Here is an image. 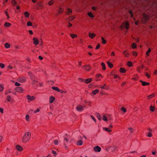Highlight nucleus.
Instances as JSON below:
<instances>
[{"instance_id":"1","label":"nucleus","mask_w":157,"mask_h":157,"mask_svg":"<svg viewBox=\"0 0 157 157\" xmlns=\"http://www.w3.org/2000/svg\"><path fill=\"white\" fill-rule=\"evenodd\" d=\"M31 137V133L29 132H26L22 137V142L24 143H26L29 142L30 140Z\"/></svg>"},{"instance_id":"2","label":"nucleus","mask_w":157,"mask_h":157,"mask_svg":"<svg viewBox=\"0 0 157 157\" xmlns=\"http://www.w3.org/2000/svg\"><path fill=\"white\" fill-rule=\"evenodd\" d=\"M143 17L141 21L143 23H145L149 19V16L144 13L143 14Z\"/></svg>"},{"instance_id":"3","label":"nucleus","mask_w":157,"mask_h":157,"mask_svg":"<svg viewBox=\"0 0 157 157\" xmlns=\"http://www.w3.org/2000/svg\"><path fill=\"white\" fill-rule=\"evenodd\" d=\"M120 27L122 29L125 28L127 29H128L129 28L128 22V21H126L125 22L123 23Z\"/></svg>"},{"instance_id":"4","label":"nucleus","mask_w":157,"mask_h":157,"mask_svg":"<svg viewBox=\"0 0 157 157\" xmlns=\"http://www.w3.org/2000/svg\"><path fill=\"white\" fill-rule=\"evenodd\" d=\"M85 106H82L81 105H77L76 107V110L79 112H82L85 107Z\"/></svg>"},{"instance_id":"5","label":"nucleus","mask_w":157,"mask_h":157,"mask_svg":"<svg viewBox=\"0 0 157 157\" xmlns=\"http://www.w3.org/2000/svg\"><path fill=\"white\" fill-rule=\"evenodd\" d=\"M103 76L101 74H97L95 76V80L96 81H100Z\"/></svg>"},{"instance_id":"6","label":"nucleus","mask_w":157,"mask_h":157,"mask_svg":"<svg viewBox=\"0 0 157 157\" xmlns=\"http://www.w3.org/2000/svg\"><path fill=\"white\" fill-rule=\"evenodd\" d=\"M36 6L37 8L38 9H43L44 6L43 5L42 2H38L37 3Z\"/></svg>"},{"instance_id":"7","label":"nucleus","mask_w":157,"mask_h":157,"mask_svg":"<svg viewBox=\"0 0 157 157\" xmlns=\"http://www.w3.org/2000/svg\"><path fill=\"white\" fill-rule=\"evenodd\" d=\"M144 68V66L143 65L141 66H138L137 67L136 71L140 73H141L143 71Z\"/></svg>"},{"instance_id":"8","label":"nucleus","mask_w":157,"mask_h":157,"mask_svg":"<svg viewBox=\"0 0 157 157\" xmlns=\"http://www.w3.org/2000/svg\"><path fill=\"white\" fill-rule=\"evenodd\" d=\"M17 80L21 82H24L26 81V78L24 77H21L18 78Z\"/></svg>"},{"instance_id":"9","label":"nucleus","mask_w":157,"mask_h":157,"mask_svg":"<svg viewBox=\"0 0 157 157\" xmlns=\"http://www.w3.org/2000/svg\"><path fill=\"white\" fill-rule=\"evenodd\" d=\"M15 90L17 92L22 93L24 92V90L23 88L21 87H17L15 89Z\"/></svg>"},{"instance_id":"10","label":"nucleus","mask_w":157,"mask_h":157,"mask_svg":"<svg viewBox=\"0 0 157 157\" xmlns=\"http://www.w3.org/2000/svg\"><path fill=\"white\" fill-rule=\"evenodd\" d=\"M64 9L63 8L59 7V9L58 10V12L57 13V15H59L60 14H62L63 12Z\"/></svg>"},{"instance_id":"11","label":"nucleus","mask_w":157,"mask_h":157,"mask_svg":"<svg viewBox=\"0 0 157 157\" xmlns=\"http://www.w3.org/2000/svg\"><path fill=\"white\" fill-rule=\"evenodd\" d=\"M82 68L86 71H89L91 69L90 67L87 65L83 66L82 67Z\"/></svg>"},{"instance_id":"12","label":"nucleus","mask_w":157,"mask_h":157,"mask_svg":"<svg viewBox=\"0 0 157 157\" xmlns=\"http://www.w3.org/2000/svg\"><path fill=\"white\" fill-rule=\"evenodd\" d=\"M26 98L28 100H29L30 101L34 100L36 99V98L35 96H30L29 95H27V96Z\"/></svg>"},{"instance_id":"13","label":"nucleus","mask_w":157,"mask_h":157,"mask_svg":"<svg viewBox=\"0 0 157 157\" xmlns=\"http://www.w3.org/2000/svg\"><path fill=\"white\" fill-rule=\"evenodd\" d=\"M16 149L19 151H23V149L21 146L17 145L16 146Z\"/></svg>"},{"instance_id":"14","label":"nucleus","mask_w":157,"mask_h":157,"mask_svg":"<svg viewBox=\"0 0 157 157\" xmlns=\"http://www.w3.org/2000/svg\"><path fill=\"white\" fill-rule=\"evenodd\" d=\"M156 95V94L155 93H154L150 95H148L147 96V98L148 99H151Z\"/></svg>"},{"instance_id":"15","label":"nucleus","mask_w":157,"mask_h":157,"mask_svg":"<svg viewBox=\"0 0 157 157\" xmlns=\"http://www.w3.org/2000/svg\"><path fill=\"white\" fill-rule=\"evenodd\" d=\"M94 150L96 152H100L101 150V147L98 146L95 147L94 148Z\"/></svg>"},{"instance_id":"16","label":"nucleus","mask_w":157,"mask_h":157,"mask_svg":"<svg viewBox=\"0 0 157 157\" xmlns=\"http://www.w3.org/2000/svg\"><path fill=\"white\" fill-rule=\"evenodd\" d=\"M123 54L126 57H129L130 56V54L127 51L125 50L123 52Z\"/></svg>"},{"instance_id":"17","label":"nucleus","mask_w":157,"mask_h":157,"mask_svg":"<svg viewBox=\"0 0 157 157\" xmlns=\"http://www.w3.org/2000/svg\"><path fill=\"white\" fill-rule=\"evenodd\" d=\"M140 82L141 83L142 85L143 86H148L150 85V83L148 82L143 81L142 80H140Z\"/></svg>"},{"instance_id":"18","label":"nucleus","mask_w":157,"mask_h":157,"mask_svg":"<svg viewBox=\"0 0 157 157\" xmlns=\"http://www.w3.org/2000/svg\"><path fill=\"white\" fill-rule=\"evenodd\" d=\"M68 141V140L67 138H65L64 139V145L65 148H67V144Z\"/></svg>"},{"instance_id":"19","label":"nucleus","mask_w":157,"mask_h":157,"mask_svg":"<svg viewBox=\"0 0 157 157\" xmlns=\"http://www.w3.org/2000/svg\"><path fill=\"white\" fill-rule=\"evenodd\" d=\"M55 100V98L54 97L52 96H51L49 98V103H52L53 102V101Z\"/></svg>"},{"instance_id":"20","label":"nucleus","mask_w":157,"mask_h":157,"mask_svg":"<svg viewBox=\"0 0 157 157\" xmlns=\"http://www.w3.org/2000/svg\"><path fill=\"white\" fill-rule=\"evenodd\" d=\"M92 80V79L91 78H89L85 79V82L86 83L88 84L90 83Z\"/></svg>"},{"instance_id":"21","label":"nucleus","mask_w":157,"mask_h":157,"mask_svg":"<svg viewBox=\"0 0 157 157\" xmlns=\"http://www.w3.org/2000/svg\"><path fill=\"white\" fill-rule=\"evenodd\" d=\"M11 3L13 6H16L17 4V2L15 0H12Z\"/></svg>"},{"instance_id":"22","label":"nucleus","mask_w":157,"mask_h":157,"mask_svg":"<svg viewBox=\"0 0 157 157\" xmlns=\"http://www.w3.org/2000/svg\"><path fill=\"white\" fill-rule=\"evenodd\" d=\"M33 40L34 44H35L36 45L38 44V43H39V41L37 38H33Z\"/></svg>"},{"instance_id":"23","label":"nucleus","mask_w":157,"mask_h":157,"mask_svg":"<svg viewBox=\"0 0 157 157\" xmlns=\"http://www.w3.org/2000/svg\"><path fill=\"white\" fill-rule=\"evenodd\" d=\"M89 36L90 38L93 39L95 36L96 34L94 33H89Z\"/></svg>"},{"instance_id":"24","label":"nucleus","mask_w":157,"mask_h":157,"mask_svg":"<svg viewBox=\"0 0 157 157\" xmlns=\"http://www.w3.org/2000/svg\"><path fill=\"white\" fill-rule=\"evenodd\" d=\"M119 71L123 73H125L126 72V69L123 67H121Z\"/></svg>"},{"instance_id":"25","label":"nucleus","mask_w":157,"mask_h":157,"mask_svg":"<svg viewBox=\"0 0 157 157\" xmlns=\"http://www.w3.org/2000/svg\"><path fill=\"white\" fill-rule=\"evenodd\" d=\"M23 14L26 17H28L29 16V13L27 11L24 12Z\"/></svg>"},{"instance_id":"26","label":"nucleus","mask_w":157,"mask_h":157,"mask_svg":"<svg viewBox=\"0 0 157 157\" xmlns=\"http://www.w3.org/2000/svg\"><path fill=\"white\" fill-rule=\"evenodd\" d=\"M99 92V90H98L96 89L95 90H94L92 91V94L94 95H96L97 93H98Z\"/></svg>"},{"instance_id":"27","label":"nucleus","mask_w":157,"mask_h":157,"mask_svg":"<svg viewBox=\"0 0 157 157\" xmlns=\"http://www.w3.org/2000/svg\"><path fill=\"white\" fill-rule=\"evenodd\" d=\"M101 65L102 66V70H105L106 67H105V63H104L102 62V63H101Z\"/></svg>"},{"instance_id":"28","label":"nucleus","mask_w":157,"mask_h":157,"mask_svg":"<svg viewBox=\"0 0 157 157\" xmlns=\"http://www.w3.org/2000/svg\"><path fill=\"white\" fill-rule=\"evenodd\" d=\"M52 88L53 90H56L58 92H60V90L59 89V88L57 87L53 86L52 87Z\"/></svg>"},{"instance_id":"29","label":"nucleus","mask_w":157,"mask_h":157,"mask_svg":"<svg viewBox=\"0 0 157 157\" xmlns=\"http://www.w3.org/2000/svg\"><path fill=\"white\" fill-rule=\"evenodd\" d=\"M75 17L74 16H72L69 17L68 18V20L69 21H71L75 19Z\"/></svg>"},{"instance_id":"30","label":"nucleus","mask_w":157,"mask_h":157,"mask_svg":"<svg viewBox=\"0 0 157 157\" xmlns=\"http://www.w3.org/2000/svg\"><path fill=\"white\" fill-rule=\"evenodd\" d=\"M70 36L73 39H74L75 37L76 38L77 37V35L75 34H70Z\"/></svg>"},{"instance_id":"31","label":"nucleus","mask_w":157,"mask_h":157,"mask_svg":"<svg viewBox=\"0 0 157 157\" xmlns=\"http://www.w3.org/2000/svg\"><path fill=\"white\" fill-rule=\"evenodd\" d=\"M107 64L108 66L110 68H113V64L111 62H107Z\"/></svg>"},{"instance_id":"32","label":"nucleus","mask_w":157,"mask_h":157,"mask_svg":"<svg viewBox=\"0 0 157 157\" xmlns=\"http://www.w3.org/2000/svg\"><path fill=\"white\" fill-rule=\"evenodd\" d=\"M103 129L105 131H107L108 132H111L112 131L111 129H109V128H103Z\"/></svg>"},{"instance_id":"33","label":"nucleus","mask_w":157,"mask_h":157,"mask_svg":"<svg viewBox=\"0 0 157 157\" xmlns=\"http://www.w3.org/2000/svg\"><path fill=\"white\" fill-rule=\"evenodd\" d=\"M83 142L81 140L78 141L77 143V144L78 145H81L82 144Z\"/></svg>"},{"instance_id":"34","label":"nucleus","mask_w":157,"mask_h":157,"mask_svg":"<svg viewBox=\"0 0 157 157\" xmlns=\"http://www.w3.org/2000/svg\"><path fill=\"white\" fill-rule=\"evenodd\" d=\"M32 75H33L32 74ZM30 76L31 77V79L33 80V83H36L37 82V81L36 80L34 79V77L33 76H31L30 75Z\"/></svg>"},{"instance_id":"35","label":"nucleus","mask_w":157,"mask_h":157,"mask_svg":"<svg viewBox=\"0 0 157 157\" xmlns=\"http://www.w3.org/2000/svg\"><path fill=\"white\" fill-rule=\"evenodd\" d=\"M97 118L98 119L99 121L101 120V115L100 114H99V113H98L97 114Z\"/></svg>"},{"instance_id":"36","label":"nucleus","mask_w":157,"mask_h":157,"mask_svg":"<svg viewBox=\"0 0 157 157\" xmlns=\"http://www.w3.org/2000/svg\"><path fill=\"white\" fill-rule=\"evenodd\" d=\"M151 52V49L150 48H148V50L146 52V55L147 56H149V53Z\"/></svg>"},{"instance_id":"37","label":"nucleus","mask_w":157,"mask_h":157,"mask_svg":"<svg viewBox=\"0 0 157 157\" xmlns=\"http://www.w3.org/2000/svg\"><path fill=\"white\" fill-rule=\"evenodd\" d=\"M102 119L105 121H107V117L104 115L103 116Z\"/></svg>"},{"instance_id":"38","label":"nucleus","mask_w":157,"mask_h":157,"mask_svg":"<svg viewBox=\"0 0 157 157\" xmlns=\"http://www.w3.org/2000/svg\"><path fill=\"white\" fill-rule=\"evenodd\" d=\"M150 109L152 112H154L155 109V107L154 106H150Z\"/></svg>"},{"instance_id":"39","label":"nucleus","mask_w":157,"mask_h":157,"mask_svg":"<svg viewBox=\"0 0 157 157\" xmlns=\"http://www.w3.org/2000/svg\"><path fill=\"white\" fill-rule=\"evenodd\" d=\"M131 79L135 81H137L138 79V77L137 75H136L135 77L132 78Z\"/></svg>"},{"instance_id":"40","label":"nucleus","mask_w":157,"mask_h":157,"mask_svg":"<svg viewBox=\"0 0 157 157\" xmlns=\"http://www.w3.org/2000/svg\"><path fill=\"white\" fill-rule=\"evenodd\" d=\"M5 46L6 48H10V45L8 43H6L5 44Z\"/></svg>"},{"instance_id":"41","label":"nucleus","mask_w":157,"mask_h":157,"mask_svg":"<svg viewBox=\"0 0 157 157\" xmlns=\"http://www.w3.org/2000/svg\"><path fill=\"white\" fill-rule=\"evenodd\" d=\"M101 39L102 40V43L103 44H105L106 43V41L103 37H101Z\"/></svg>"},{"instance_id":"42","label":"nucleus","mask_w":157,"mask_h":157,"mask_svg":"<svg viewBox=\"0 0 157 157\" xmlns=\"http://www.w3.org/2000/svg\"><path fill=\"white\" fill-rule=\"evenodd\" d=\"M27 25L28 26H31L32 25V23L31 21H28L27 23Z\"/></svg>"},{"instance_id":"43","label":"nucleus","mask_w":157,"mask_h":157,"mask_svg":"<svg viewBox=\"0 0 157 157\" xmlns=\"http://www.w3.org/2000/svg\"><path fill=\"white\" fill-rule=\"evenodd\" d=\"M136 47V44L135 43H133L132 44V48H135Z\"/></svg>"},{"instance_id":"44","label":"nucleus","mask_w":157,"mask_h":157,"mask_svg":"<svg viewBox=\"0 0 157 157\" xmlns=\"http://www.w3.org/2000/svg\"><path fill=\"white\" fill-rule=\"evenodd\" d=\"M4 26L7 27L10 26V23L7 22H6L4 24Z\"/></svg>"},{"instance_id":"45","label":"nucleus","mask_w":157,"mask_h":157,"mask_svg":"<svg viewBox=\"0 0 157 157\" xmlns=\"http://www.w3.org/2000/svg\"><path fill=\"white\" fill-rule=\"evenodd\" d=\"M127 65L129 67H131L132 65V63L130 61H128L127 63Z\"/></svg>"},{"instance_id":"46","label":"nucleus","mask_w":157,"mask_h":157,"mask_svg":"<svg viewBox=\"0 0 157 157\" xmlns=\"http://www.w3.org/2000/svg\"><path fill=\"white\" fill-rule=\"evenodd\" d=\"M78 80L81 82H85V79L82 78H78Z\"/></svg>"},{"instance_id":"47","label":"nucleus","mask_w":157,"mask_h":157,"mask_svg":"<svg viewBox=\"0 0 157 157\" xmlns=\"http://www.w3.org/2000/svg\"><path fill=\"white\" fill-rule=\"evenodd\" d=\"M25 119L27 121H29V115H26L25 117Z\"/></svg>"},{"instance_id":"48","label":"nucleus","mask_w":157,"mask_h":157,"mask_svg":"<svg viewBox=\"0 0 157 157\" xmlns=\"http://www.w3.org/2000/svg\"><path fill=\"white\" fill-rule=\"evenodd\" d=\"M88 15L90 17H94L93 14L90 12H89L88 13Z\"/></svg>"},{"instance_id":"49","label":"nucleus","mask_w":157,"mask_h":157,"mask_svg":"<svg viewBox=\"0 0 157 157\" xmlns=\"http://www.w3.org/2000/svg\"><path fill=\"white\" fill-rule=\"evenodd\" d=\"M147 136L148 137H151L152 136V134L151 132H148L147 133Z\"/></svg>"},{"instance_id":"50","label":"nucleus","mask_w":157,"mask_h":157,"mask_svg":"<svg viewBox=\"0 0 157 157\" xmlns=\"http://www.w3.org/2000/svg\"><path fill=\"white\" fill-rule=\"evenodd\" d=\"M145 75L148 78H150L151 77L150 75L147 72L145 73Z\"/></svg>"},{"instance_id":"51","label":"nucleus","mask_w":157,"mask_h":157,"mask_svg":"<svg viewBox=\"0 0 157 157\" xmlns=\"http://www.w3.org/2000/svg\"><path fill=\"white\" fill-rule=\"evenodd\" d=\"M4 13H5V14L7 16L8 19H9V14L8 13L7 11L6 10L5 11H4Z\"/></svg>"},{"instance_id":"52","label":"nucleus","mask_w":157,"mask_h":157,"mask_svg":"<svg viewBox=\"0 0 157 157\" xmlns=\"http://www.w3.org/2000/svg\"><path fill=\"white\" fill-rule=\"evenodd\" d=\"M59 143V141L57 140H55L54 141V144L56 145H57Z\"/></svg>"},{"instance_id":"53","label":"nucleus","mask_w":157,"mask_h":157,"mask_svg":"<svg viewBox=\"0 0 157 157\" xmlns=\"http://www.w3.org/2000/svg\"><path fill=\"white\" fill-rule=\"evenodd\" d=\"M121 109L122 111H123L124 113H126V109L124 107H122L121 108Z\"/></svg>"},{"instance_id":"54","label":"nucleus","mask_w":157,"mask_h":157,"mask_svg":"<svg viewBox=\"0 0 157 157\" xmlns=\"http://www.w3.org/2000/svg\"><path fill=\"white\" fill-rule=\"evenodd\" d=\"M54 3V1L53 0L50 1L48 2V4L49 5L51 6Z\"/></svg>"},{"instance_id":"55","label":"nucleus","mask_w":157,"mask_h":157,"mask_svg":"<svg viewBox=\"0 0 157 157\" xmlns=\"http://www.w3.org/2000/svg\"><path fill=\"white\" fill-rule=\"evenodd\" d=\"M4 89L3 87L0 85V92L2 91Z\"/></svg>"},{"instance_id":"56","label":"nucleus","mask_w":157,"mask_h":157,"mask_svg":"<svg viewBox=\"0 0 157 157\" xmlns=\"http://www.w3.org/2000/svg\"><path fill=\"white\" fill-rule=\"evenodd\" d=\"M100 47V45L99 44H98L96 47L95 49H99Z\"/></svg>"},{"instance_id":"57","label":"nucleus","mask_w":157,"mask_h":157,"mask_svg":"<svg viewBox=\"0 0 157 157\" xmlns=\"http://www.w3.org/2000/svg\"><path fill=\"white\" fill-rule=\"evenodd\" d=\"M0 67L2 68H3L4 67L5 65L3 63H0Z\"/></svg>"},{"instance_id":"58","label":"nucleus","mask_w":157,"mask_h":157,"mask_svg":"<svg viewBox=\"0 0 157 157\" xmlns=\"http://www.w3.org/2000/svg\"><path fill=\"white\" fill-rule=\"evenodd\" d=\"M72 11V10L71 9H68L67 10V13H71Z\"/></svg>"},{"instance_id":"59","label":"nucleus","mask_w":157,"mask_h":157,"mask_svg":"<svg viewBox=\"0 0 157 157\" xmlns=\"http://www.w3.org/2000/svg\"><path fill=\"white\" fill-rule=\"evenodd\" d=\"M107 116H108V117H107V118H108V119L109 120H111L112 119V117L111 116L109 115H108Z\"/></svg>"},{"instance_id":"60","label":"nucleus","mask_w":157,"mask_h":157,"mask_svg":"<svg viewBox=\"0 0 157 157\" xmlns=\"http://www.w3.org/2000/svg\"><path fill=\"white\" fill-rule=\"evenodd\" d=\"M40 111V109H37L36 110L34 111V113H37L39 112Z\"/></svg>"},{"instance_id":"61","label":"nucleus","mask_w":157,"mask_h":157,"mask_svg":"<svg viewBox=\"0 0 157 157\" xmlns=\"http://www.w3.org/2000/svg\"><path fill=\"white\" fill-rule=\"evenodd\" d=\"M20 84L18 82H16L15 83V85L16 86H19L20 85Z\"/></svg>"},{"instance_id":"62","label":"nucleus","mask_w":157,"mask_h":157,"mask_svg":"<svg viewBox=\"0 0 157 157\" xmlns=\"http://www.w3.org/2000/svg\"><path fill=\"white\" fill-rule=\"evenodd\" d=\"M91 117L92 119L96 122V120L94 117L92 115L91 116Z\"/></svg>"},{"instance_id":"63","label":"nucleus","mask_w":157,"mask_h":157,"mask_svg":"<svg viewBox=\"0 0 157 157\" xmlns=\"http://www.w3.org/2000/svg\"><path fill=\"white\" fill-rule=\"evenodd\" d=\"M111 56H115V52H112L111 53Z\"/></svg>"},{"instance_id":"64","label":"nucleus","mask_w":157,"mask_h":157,"mask_svg":"<svg viewBox=\"0 0 157 157\" xmlns=\"http://www.w3.org/2000/svg\"><path fill=\"white\" fill-rule=\"evenodd\" d=\"M132 54L133 56H137V53L135 52H132Z\"/></svg>"}]
</instances>
